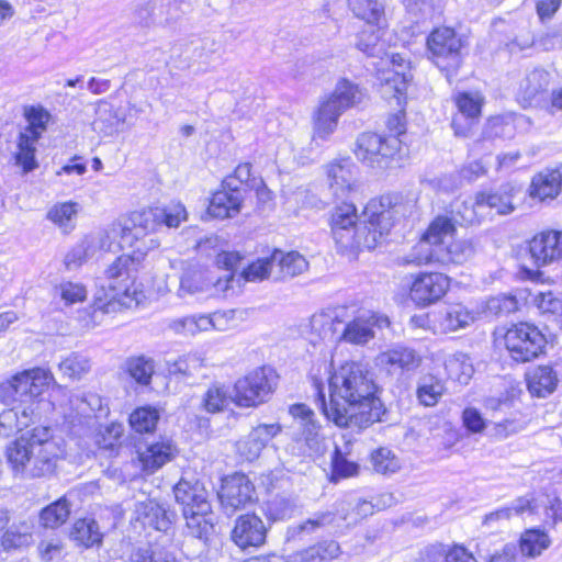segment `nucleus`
<instances>
[{
    "label": "nucleus",
    "mask_w": 562,
    "mask_h": 562,
    "mask_svg": "<svg viewBox=\"0 0 562 562\" xmlns=\"http://www.w3.org/2000/svg\"><path fill=\"white\" fill-rule=\"evenodd\" d=\"M351 12L368 24H375L383 15V5L378 0H348Z\"/></svg>",
    "instance_id": "48"
},
{
    "label": "nucleus",
    "mask_w": 562,
    "mask_h": 562,
    "mask_svg": "<svg viewBox=\"0 0 562 562\" xmlns=\"http://www.w3.org/2000/svg\"><path fill=\"white\" fill-rule=\"evenodd\" d=\"M336 519L333 512H318L295 527L296 533H312L321 528L331 526Z\"/></svg>",
    "instance_id": "63"
},
{
    "label": "nucleus",
    "mask_w": 562,
    "mask_h": 562,
    "mask_svg": "<svg viewBox=\"0 0 562 562\" xmlns=\"http://www.w3.org/2000/svg\"><path fill=\"white\" fill-rule=\"evenodd\" d=\"M484 98L480 92H459L454 97L458 113L453 116L451 126L456 135L467 136L471 127L477 123Z\"/></svg>",
    "instance_id": "15"
},
{
    "label": "nucleus",
    "mask_w": 562,
    "mask_h": 562,
    "mask_svg": "<svg viewBox=\"0 0 562 562\" xmlns=\"http://www.w3.org/2000/svg\"><path fill=\"white\" fill-rule=\"evenodd\" d=\"M550 544L548 535L540 529H529L525 531L520 539V550L527 557H537L541 554Z\"/></svg>",
    "instance_id": "51"
},
{
    "label": "nucleus",
    "mask_w": 562,
    "mask_h": 562,
    "mask_svg": "<svg viewBox=\"0 0 562 562\" xmlns=\"http://www.w3.org/2000/svg\"><path fill=\"white\" fill-rule=\"evenodd\" d=\"M232 401L228 390L221 384H212L203 395L202 406L207 413L222 412Z\"/></svg>",
    "instance_id": "53"
},
{
    "label": "nucleus",
    "mask_w": 562,
    "mask_h": 562,
    "mask_svg": "<svg viewBox=\"0 0 562 562\" xmlns=\"http://www.w3.org/2000/svg\"><path fill=\"white\" fill-rule=\"evenodd\" d=\"M130 562H177L168 552L155 553L150 548H136L132 551Z\"/></svg>",
    "instance_id": "64"
},
{
    "label": "nucleus",
    "mask_w": 562,
    "mask_h": 562,
    "mask_svg": "<svg viewBox=\"0 0 562 562\" xmlns=\"http://www.w3.org/2000/svg\"><path fill=\"white\" fill-rule=\"evenodd\" d=\"M127 372L137 383L147 385L154 373V363L144 357L134 358L127 362Z\"/></svg>",
    "instance_id": "61"
},
{
    "label": "nucleus",
    "mask_w": 562,
    "mask_h": 562,
    "mask_svg": "<svg viewBox=\"0 0 562 562\" xmlns=\"http://www.w3.org/2000/svg\"><path fill=\"white\" fill-rule=\"evenodd\" d=\"M400 148L401 140L395 136L363 133L357 138L355 155L372 168H385Z\"/></svg>",
    "instance_id": "11"
},
{
    "label": "nucleus",
    "mask_w": 562,
    "mask_h": 562,
    "mask_svg": "<svg viewBox=\"0 0 562 562\" xmlns=\"http://www.w3.org/2000/svg\"><path fill=\"white\" fill-rule=\"evenodd\" d=\"M65 443L49 427L38 426L22 435L8 448L13 470L31 477L52 474L57 461L65 457Z\"/></svg>",
    "instance_id": "3"
},
{
    "label": "nucleus",
    "mask_w": 562,
    "mask_h": 562,
    "mask_svg": "<svg viewBox=\"0 0 562 562\" xmlns=\"http://www.w3.org/2000/svg\"><path fill=\"white\" fill-rule=\"evenodd\" d=\"M243 200V192L238 187H233V179H225L222 189L213 193L207 213L214 218L234 217L240 212Z\"/></svg>",
    "instance_id": "17"
},
{
    "label": "nucleus",
    "mask_w": 562,
    "mask_h": 562,
    "mask_svg": "<svg viewBox=\"0 0 562 562\" xmlns=\"http://www.w3.org/2000/svg\"><path fill=\"white\" fill-rule=\"evenodd\" d=\"M550 83V74L543 68L527 71L519 82L516 100L522 108H538L544 104V94Z\"/></svg>",
    "instance_id": "14"
},
{
    "label": "nucleus",
    "mask_w": 562,
    "mask_h": 562,
    "mask_svg": "<svg viewBox=\"0 0 562 562\" xmlns=\"http://www.w3.org/2000/svg\"><path fill=\"white\" fill-rule=\"evenodd\" d=\"M211 510H192L183 514L187 521L188 533L194 538L203 539L213 531V522L209 517Z\"/></svg>",
    "instance_id": "49"
},
{
    "label": "nucleus",
    "mask_w": 562,
    "mask_h": 562,
    "mask_svg": "<svg viewBox=\"0 0 562 562\" xmlns=\"http://www.w3.org/2000/svg\"><path fill=\"white\" fill-rule=\"evenodd\" d=\"M445 367L449 375L452 379L458 380L460 383H468L473 372L471 363H469L465 355L463 353L450 356L446 360Z\"/></svg>",
    "instance_id": "57"
},
{
    "label": "nucleus",
    "mask_w": 562,
    "mask_h": 562,
    "mask_svg": "<svg viewBox=\"0 0 562 562\" xmlns=\"http://www.w3.org/2000/svg\"><path fill=\"white\" fill-rule=\"evenodd\" d=\"M290 414L297 423L301 435L297 442L304 441L305 447L300 450L304 454H311L319 451L321 438L318 434L319 426L314 419V412L305 404H295L290 407Z\"/></svg>",
    "instance_id": "21"
},
{
    "label": "nucleus",
    "mask_w": 562,
    "mask_h": 562,
    "mask_svg": "<svg viewBox=\"0 0 562 562\" xmlns=\"http://www.w3.org/2000/svg\"><path fill=\"white\" fill-rule=\"evenodd\" d=\"M95 114L97 117L92 126L97 133L103 136H111L117 133L120 125L123 123V119L119 115L113 105L105 101H100Z\"/></svg>",
    "instance_id": "39"
},
{
    "label": "nucleus",
    "mask_w": 562,
    "mask_h": 562,
    "mask_svg": "<svg viewBox=\"0 0 562 562\" xmlns=\"http://www.w3.org/2000/svg\"><path fill=\"white\" fill-rule=\"evenodd\" d=\"M59 371L67 378L79 380L91 369L90 359L81 353L71 352L58 364Z\"/></svg>",
    "instance_id": "50"
},
{
    "label": "nucleus",
    "mask_w": 562,
    "mask_h": 562,
    "mask_svg": "<svg viewBox=\"0 0 562 562\" xmlns=\"http://www.w3.org/2000/svg\"><path fill=\"white\" fill-rule=\"evenodd\" d=\"M278 384L270 367H259L236 380L232 402L241 408H255L269 401Z\"/></svg>",
    "instance_id": "7"
},
{
    "label": "nucleus",
    "mask_w": 562,
    "mask_h": 562,
    "mask_svg": "<svg viewBox=\"0 0 562 562\" xmlns=\"http://www.w3.org/2000/svg\"><path fill=\"white\" fill-rule=\"evenodd\" d=\"M459 221L453 217L437 216L424 233V237L434 243L436 246H443L448 238L452 237L456 232V223Z\"/></svg>",
    "instance_id": "46"
},
{
    "label": "nucleus",
    "mask_w": 562,
    "mask_h": 562,
    "mask_svg": "<svg viewBox=\"0 0 562 562\" xmlns=\"http://www.w3.org/2000/svg\"><path fill=\"white\" fill-rule=\"evenodd\" d=\"M376 364L390 373L413 371L422 363V357L412 348L396 346L375 358Z\"/></svg>",
    "instance_id": "24"
},
{
    "label": "nucleus",
    "mask_w": 562,
    "mask_h": 562,
    "mask_svg": "<svg viewBox=\"0 0 562 562\" xmlns=\"http://www.w3.org/2000/svg\"><path fill=\"white\" fill-rule=\"evenodd\" d=\"M221 504L228 515L244 508L254 499V485L245 474L226 477L218 493Z\"/></svg>",
    "instance_id": "13"
},
{
    "label": "nucleus",
    "mask_w": 562,
    "mask_h": 562,
    "mask_svg": "<svg viewBox=\"0 0 562 562\" xmlns=\"http://www.w3.org/2000/svg\"><path fill=\"white\" fill-rule=\"evenodd\" d=\"M527 387L532 396L546 397L558 384L555 371L549 366H539L526 374Z\"/></svg>",
    "instance_id": "32"
},
{
    "label": "nucleus",
    "mask_w": 562,
    "mask_h": 562,
    "mask_svg": "<svg viewBox=\"0 0 562 562\" xmlns=\"http://www.w3.org/2000/svg\"><path fill=\"white\" fill-rule=\"evenodd\" d=\"M474 254L472 244L468 240H453L448 245H440V266L450 263L461 265L469 260Z\"/></svg>",
    "instance_id": "43"
},
{
    "label": "nucleus",
    "mask_w": 562,
    "mask_h": 562,
    "mask_svg": "<svg viewBox=\"0 0 562 562\" xmlns=\"http://www.w3.org/2000/svg\"><path fill=\"white\" fill-rule=\"evenodd\" d=\"M473 321V313L460 303L447 306L436 316V325L441 333H451L465 328Z\"/></svg>",
    "instance_id": "30"
},
{
    "label": "nucleus",
    "mask_w": 562,
    "mask_h": 562,
    "mask_svg": "<svg viewBox=\"0 0 562 562\" xmlns=\"http://www.w3.org/2000/svg\"><path fill=\"white\" fill-rule=\"evenodd\" d=\"M371 464L376 473L389 475L401 469L400 459L387 448H379L371 453Z\"/></svg>",
    "instance_id": "54"
},
{
    "label": "nucleus",
    "mask_w": 562,
    "mask_h": 562,
    "mask_svg": "<svg viewBox=\"0 0 562 562\" xmlns=\"http://www.w3.org/2000/svg\"><path fill=\"white\" fill-rule=\"evenodd\" d=\"M315 387L325 416L337 426L363 429L380 420L378 385L366 366L347 362L335 371L329 378L328 403L322 385L315 383Z\"/></svg>",
    "instance_id": "1"
},
{
    "label": "nucleus",
    "mask_w": 562,
    "mask_h": 562,
    "mask_svg": "<svg viewBox=\"0 0 562 562\" xmlns=\"http://www.w3.org/2000/svg\"><path fill=\"white\" fill-rule=\"evenodd\" d=\"M134 519L143 527H149L159 531H167L173 519V514L153 499H146L135 504Z\"/></svg>",
    "instance_id": "25"
},
{
    "label": "nucleus",
    "mask_w": 562,
    "mask_h": 562,
    "mask_svg": "<svg viewBox=\"0 0 562 562\" xmlns=\"http://www.w3.org/2000/svg\"><path fill=\"white\" fill-rule=\"evenodd\" d=\"M357 168L348 160L334 161L327 167L329 189L337 198H344L357 187Z\"/></svg>",
    "instance_id": "23"
},
{
    "label": "nucleus",
    "mask_w": 562,
    "mask_h": 562,
    "mask_svg": "<svg viewBox=\"0 0 562 562\" xmlns=\"http://www.w3.org/2000/svg\"><path fill=\"white\" fill-rule=\"evenodd\" d=\"M462 46L461 37L450 27L436 29L427 37V48L434 63L446 71L449 80L461 64Z\"/></svg>",
    "instance_id": "9"
},
{
    "label": "nucleus",
    "mask_w": 562,
    "mask_h": 562,
    "mask_svg": "<svg viewBox=\"0 0 562 562\" xmlns=\"http://www.w3.org/2000/svg\"><path fill=\"white\" fill-rule=\"evenodd\" d=\"M356 46L367 56H379V54L383 52V45L380 43L379 31L373 26H369L368 30H363L358 35Z\"/></svg>",
    "instance_id": "60"
},
{
    "label": "nucleus",
    "mask_w": 562,
    "mask_h": 562,
    "mask_svg": "<svg viewBox=\"0 0 562 562\" xmlns=\"http://www.w3.org/2000/svg\"><path fill=\"white\" fill-rule=\"evenodd\" d=\"M340 554L341 549L337 541L325 540L296 552L292 559L294 562H326Z\"/></svg>",
    "instance_id": "37"
},
{
    "label": "nucleus",
    "mask_w": 562,
    "mask_h": 562,
    "mask_svg": "<svg viewBox=\"0 0 562 562\" xmlns=\"http://www.w3.org/2000/svg\"><path fill=\"white\" fill-rule=\"evenodd\" d=\"M24 116L27 122V126L20 133V135L38 140L47 128V124L50 119L49 112L42 106H29L24 110Z\"/></svg>",
    "instance_id": "44"
},
{
    "label": "nucleus",
    "mask_w": 562,
    "mask_h": 562,
    "mask_svg": "<svg viewBox=\"0 0 562 562\" xmlns=\"http://www.w3.org/2000/svg\"><path fill=\"white\" fill-rule=\"evenodd\" d=\"M273 270H276V267L272 252L270 257L259 258L250 263L247 269L243 271V277L246 281L251 282L261 281L267 278L273 279Z\"/></svg>",
    "instance_id": "56"
},
{
    "label": "nucleus",
    "mask_w": 562,
    "mask_h": 562,
    "mask_svg": "<svg viewBox=\"0 0 562 562\" xmlns=\"http://www.w3.org/2000/svg\"><path fill=\"white\" fill-rule=\"evenodd\" d=\"M405 8L407 19L416 25L432 20L441 12L439 0H406Z\"/></svg>",
    "instance_id": "41"
},
{
    "label": "nucleus",
    "mask_w": 562,
    "mask_h": 562,
    "mask_svg": "<svg viewBox=\"0 0 562 562\" xmlns=\"http://www.w3.org/2000/svg\"><path fill=\"white\" fill-rule=\"evenodd\" d=\"M373 66L382 98L395 100L396 105L402 106L412 80L411 63L402 54H391L380 57Z\"/></svg>",
    "instance_id": "8"
},
{
    "label": "nucleus",
    "mask_w": 562,
    "mask_h": 562,
    "mask_svg": "<svg viewBox=\"0 0 562 562\" xmlns=\"http://www.w3.org/2000/svg\"><path fill=\"white\" fill-rule=\"evenodd\" d=\"M71 536L74 540L86 548L99 544L102 540V533L97 521L93 518L78 519L72 527Z\"/></svg>",
    "instance_id": "45"
},
{
    "label": "nucleus",
    "mask_w": 562,
    "mask_h": 562,
    "mask_svg": "<svg viewBox=\"0 0 562 562\" xmlns=\"http://www.w3.org/2000/svg\"><path fill=\"white\" fill-rule=\"evenodd\" d=\"M562 188V173L557 169L537 173L531 181L530 194L540 201L552 200L559 195Z\"/></svg>",
    "instance_id": "31"
},
{
    "label": "nucleus",
    "mask_w": 562,
    "mask_h": 562,
    "mask_svg": "<svg viewBox=\"0 0 562 562\" xmlns=\"http://www.w3.org/2000/svg\"><path fill=\"white\" fill-rule=\"evenodd\" d=\"M311 330L319 339H333L335 334V317L325 312L316 313L310 321Z\"/></svg>",
    "instance_id": "59"
},
{
    "label": "nucleus",
    "mask_w": 562,
    "mask_h": 562,
    "mask_svg": "<svg viewBox=\"0 0 562 562\" xmlns=\"http://www.w3.org/2000/svg\"><path fill=\"white\" fill-rule=\"evenodd\" d=\"M55 290L66 305L83 302L87 297V289L79 282L64 281Z\"/></svg>",
    "instance_id": "62"
},
{
    "label": "nucleus",
    "mask_w": 562,
    "mask_h": 562,
    "mask_svg": "<svg viewBox=\"0 0 562 562\" xmlns=\"http://www.w3.org/2000/svg\"><path fill=\"white\" fill-rule=\"evenodd\" d=\"M209 324L207 315L196 314L172 318L167 326L175 334L188 337L209 331Z\"/></svg>",
    "instance_id": "40"
},
{
    "label": "nucleus",
    "mask_w": 562,
    "mask_h": 562,
    "mask_svg": "<svg viewBox=\"0 0 562 562\" xmlns=\"http://www.w3.org/2000/svg\"><path fill=\"white\" fill-rule=\"evenodd\" d=\"M412 210L411 202L401 193H387L372 199L364 207V225L356 228L357 209L352 203L337 205L330 217L331 234L345 249H374L392 227Z\"/></svg>",
    "instance_id": "2"
},
{
    "label": "nucleus",
    "mask_w": 562,
    "mask_h": 562,
    "mask_svg": "<svg viewBox=\"0 0 562 562\" xmlns=\"http://www.w3.org/2000/svg\"><path fill=\"white\" fill-rule=\"evenodd\" d=\"M273 260L276 267V270H273L274 280L293 278L303 273L308 267L306 259L296 251L284 254L281 250H274Z\"/></svg>",
    "instance_id": "35"
},
{
    "label": "nucleus",
    "mask_w": 562,
    "mask_h": 562,
    "mask_svg": "<svg viewBox=\"0 0 562 562\" xmlns=\"http://www.w3.org/2000/svg\"><path fill=\"white\" fill-rule=\"evenodd\" d=\"M281 431L282 427L278 423L260 424L237 442V451L245 460L254 461Z\"/></svg>",
    "instance_id": "20"
},
{
    "label": "nucleus",
    "mask_w": 562,
    "mask_h": 562,
    "mask_svg": "<svg viewBox=\"0 0 562 562\" xmlns=\"http://www.w3.org/2000/svg\"><path fill=\"white\" fill-rule=\"evenodd\" d=\"M54 381V375L47 369L33 368L13 375L0 384V401L7 405L30 406L45 389Z\"/></svg>",
    "instance_id": "6"
},
{
    "label": "nucleus",
    "mask_w": 562,
    "mask_h": 562,
    "mask_svg": "<svg viewBox=\"0 0 562 562\" xmlns=\"http://www.w3.org/2000/svg\"><path fill=\"white\" fill-rule=\"evenodd\" d=\"M267 529L260 517L241 515L237 518L232 531L233 541L240 548H258L265 543Z\"/></svg>",
    "instance_id": "22"
},
{
    "label": "nucleus",
    "mask_w": 562,
    "mask_h": 562,
    "mask_svg": "<svg viewBox=\"0 0 562 562\" xmlns=\"http://www.w3.org/2000/svg\"><path fill=\"white\" fill-rule=\"evenodd\" d=\"M389 325L386 316L370 311L362 312L346 325L342 337L347 342L364 345L373 339L375 327L383 328Z\"/></svg>",
    "instance_id": "18"
},
{
    "label": "nucleus",
    "mask_w": 562,
    "mask_h": 562,
    "mask_svg": "<svg viewBox=\"0 0 562 562\" xmlns=\"http://www.w3.org/2000/svg\"><path fill=\"white\" fill-rule=\"evenodd\" d=\"M178 5L172 0H149L139 5L135 14L146 26L160 24L176 18Z\"/></svg>",
    "instance_id": "28"
},
{
    "label": "nucleus",
    "mask_w": 562,
    "mask_h": 562,
    "mask_svg": "<svg viewBox=\"0 0 562 562\" xmlns=\"http://www.w3.org/2000/svg\"><path fill=\"white\" fill-rule=\"evenodd\" d=\"M70 514V504L67 498L60 497L41 512V521L46 528H56L65 524Z\"/></svg>",
    "instance_id": "47"
},
{
    "label": "nucleus",
    "mask_w": 562,
    "mask_h": 562,
    "mask_svg": "<svg viewBox=\"0 0 562 562\" xmlns=\"http://www.w3.org/2000/svg\"><path fill=\"white\" fill-rule=\"evenodd\" d=\"M34 408L30 406L12 405L11 408L0 413V436L8 438L24 428L33 422Z\"/></svg>",
    "instance_id": "29"
},
{
    "label": "nucleus",
    "mask_w": 562,
    "mask_h": 562,
    "mask_svg": "<svg viewBox=\"0 0 562 562\" xmlns=\"http://www.w3.org/2000/svg\"><path fill=\"white\" fill-rule=\"evenodd\" d=\"M79 209V204L71 201L56 203L47 212V220L57 225L64 233H69L75 228V220Z\"/></svg>",
    "instance_id": "42"
},
{
    "label": "nucleus",
    "mask_w": 562,
    "mask_h": 562,
    "mask_svg": "<svg viewBox=\"0 0 562 562\" xmlns=\"http://www.w3.org/2000/svg\"><path fill=\"white\" fill-rule=\"evenodd\" d=\"M162 216L159 207L148 209L133 214V227H126L123 233V241L130 243L132 238H136L138 245L148 249L143 238L155 232L160 226L159 217Z\"/></svg>",
    "instance_id": "27"
},
{
    "label": "nucleus",
    "mask_w": 562,
    "mask_h": 562,
    "mask_svg": "<svg viewBox=\"0 0 562 562\" xmlns=\"http://www.w3.org/2000/svg\"><path fill=\"white\" fill-rule=\"evenodd\" d=\"M175 448L170 441L150 443L144 451L138 452L143 470L154 473L175 457Z\"/></svg>",
    "instance_id": "34"
},
{
    "label": "nucleus",
    "mask_w": 562,
    "mask_h": 562,
    "mask_svg": "<svg viewBox=\"0 0 562 562\" xmlns=\"http://www.w3.org/2000/svg\"><path fill=\"white\" fill-rule=\"evenodd\" d=\"M492 209V194L490 192H479L474 201L463 202L456 209V214L460 217L461 225H472L480 223L481 218L490 214Z\"/></svg>",
    "instance_id": "33"
},
{
    "label": "nucleus",
    "mask_w": 562,
    "mask_h": 562,
    "mask_svg": "<svg viewBox=\"0 0 562 562\" xmlns=\"http://www.w3.org/2000/svg\"><path fill=\"white\" fill-rule=\"evenodd\" d=\"M440 245H435L426 237L422 236L420 240L413 246L411 251L402 258L403 265H439Z\"/></svg>",
    "instance_id": "38"
},
{
    "label": "nucleus",
    "mask_w": 562,
    "mask_h": 562,
    "mask_svg": "<svg viewBox=\"0 0 562 562\" xmlns=\"http://www.w3.org/2000/svg\"><path fill=\"white\" fill-rule=\"evenodd\" d=\"M173 494L177 503L182 505L183 514L192 513L195 509L211 510L207 492L199 482L192 484L186 480H180L173 487Z\"/></svg>",
    "instance_id": "26"
},
{
    "label": "nucleus",
    "mask_w": 562,
    "mask_h": 562,
    "mask_svg": "<svg viewBox=\"0 0 562 562\" xmlns=\"http://www.w3.org/2000/svg\"><path fill=\"white\" fill-rule=\"evenodd\" d=\"M363 98L364 93L357 83L340 79L315 114L314 135L322 139L329 136L336 130L339 116L349 108L359 104Z\"/></svg>",
    "instance_id": "5"
},
{
    "label": "nucleus",
    "mask_w": 562,
    "mask_h": 562,
    "mask_svg": "<svg viewBox=\"0 0 562 562\" xmlns=\"http://www.w3.org/2000/svg\"><path fill=\"white\" fill-rule=\"evenodd\" d=\"M445 392V381L439 376L432 373H424L418 378L416 397L420 405L425 407L437 405Z\"/></svg>",
    "instance_id": "36"
},
{
    "label": "nucleus",
    "mask_w": 562,
    "mask_h": 562,
    "mask_svg": "<svg viewBox=\"0 0 562 562\" xmlns=\"http://www.w3.org/2000/svg\"><path fill=\"white\" fill-rule=\"evenodd\" d=\"M203 367V359L196 353H188L179 357L168 364L170 374L193 375Z\"/></svg>",
    "instance_id": "58"
},
{
    "label": "nucleus",
    "mask_w": 562,
    "mask_h": 562,
    "mask_svg": "<svg viewBox=\"0 0 562 562\" xmlns=\"http://www.w3.org/2000/svg\"><path fill=\"white\" fill-rule=\"evenodd\" d=\"M449 288L448 276L440 272H422L413 280L409 297L417 306L426 307L441 300Z\"/></svg>",
    "instance_id": "12"
},
{
    "label": "nucleus",
    "mask_w": 562,
    "mask_h": 562,
    "mask_svg": "<svg viewBox=\"0 0 562 562\" xmlns=\"http://www.w3.org/2000/svg\"><path fill=\"white\" fill-rule=\"evenodd\" d=\"M529 252L539 267L562 259V232L547 229L536 234L529 241Z\"/></svg>",
    "instance_id": "16"
},
{
    "label": "nucleus",
    "mask_w": 562,
    "mask_h": 562,
    "mask_svg": "<svg viewBox=\"0 0 562 562\" xmlns=\"http://www.w3.org/2000/svg\"><path fill=\"white\" fill-rule=\"evenodd\" d=\"M504 341L510 357L517 362H527L539 357L547 344L539 328L528 323H519L508 328Z\"/></svg>",
    "instance_id": "10"
},
{
    "label": "nucleus",
    "mask_w": 562,
    "mask_h": 562,
    "mask_svg": "<svg viewBox=\"0 0 562 562\" xmlns=\"http://www.w3.org/2000/svg\"><path fill=\"white\" fill-rule=\"evenodd\" d=\"M214 289L216 293L225 292L228 285L223 284L222 278L213 271L192 267L187 269L180 279L179 295L196 294Z\"/></svg>",
    "instance_id": "19"
},
{
    "label": "nucleus",
    "mask_w": 562,
    "mask_h": 562,
    "mask_svg": "<svg viewBox=\"0 0 562 562\" xmlns=\"http://www.w3.org/2000/svg\"><path fill=\"white\" fill-rule=\"evenodd\" d=\"M146 255V248L136 245L131 254L116 257L104 270L108 289L104 285L97 292L93 307L102 313H114L121 307L139 304L144 297L134 286V274Z\"/></svg>",
    "instance_id": "4"
},
{
    "label": "nucleus",
    "mask_w": 562,
    "mask_h": 562,
    "mask_svg": "<svg viewBox=\"0 0 562 562\" xmlns=\"http://www.w3.org/2000/svg\"><path fill=\"white\" fill-rule=\"evenodd\" d=\"M159 413L151 407H139L130 416V424L137 432H150L156 428Z\"/></svg>",
    "instance_id": "55"
},
{
    "label": "nucleus",
    "mask_w": 562,
    "mask_h": 562,
    "mask_svg": "<svg viewBox=\"0 0 562 562\" xmlns=\"http://www.w3.org/2000/svg\"><path fill=\"white\" fill-rule=\"evenodd\" d=\"M36 143L37 139H31L27 136L19 135L15 161L22 167L24 173H27L38 167L35 159Z\"/></svg>",
    "instance_id": "52"
}]
</instances>
